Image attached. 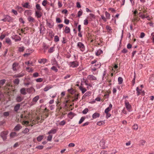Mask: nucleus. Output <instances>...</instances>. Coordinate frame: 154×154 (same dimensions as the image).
Masks as SVG:
<instances>
[{
  "label": "nucleus",
  "mask_w": 154,
  "mask_h": 154,
  "mask_svg": "<svg viewBox=\"0 0 154 154\" xmlns=\"http://www.w3.org/2000/svg\"><path fill=\"white\" fill-rule=\"evenodd\" d=\"M8 131H7L2 132L0 134V136L3 141H5L7 139V135L8 133Z\"/></svg>",
  "instance_id": "obj_1"
},
{
  "label": "nucleus",
  "mask_w": 154,
  "mask_h": 154,
  "mask_svg": "<svg viewBox=\"0 0 154 154\" xmlns=\"http://www.w3.org/2000/svg\"><path fill=\"white\" fill-rule=\"evenodd\" d=\"M77 47L82 52L84 51L85 50V47L84 44L81 42H79L77 43Z\"/></svg>",
  "instance_id": "obj_2"
},
{
  "label": "nucleus",
  "mask_w": 154,
  "mask_h": 154,
  "mask_svg": "<svg viewBox=\"0 0 154 154\" xmlns=\"http://www.w3.org/2000/svg\"><path fill=\"white\" fill-rule=\"evenodd\" d=\"M69 65L70 67L75 68L77 67L79 65V63L77 61H75L70 62L69 63Z\"/></svg>",
  "instance_id": "obj_3"
},
{
  "label": "nucleus",
  "mask_w": 154,
  "mask_h": 154,
  "mask_svg": "<svg viewBox=\"0 0 154 154\" xmlns=\"http://www.w3.org/2000/svg\"><path fill=\"white\" fill-rule=\"evenodd\" d=\"M12 20L11 17L8 15H6L4 16V18L0 20V21H2L4 22L8 21L10 22Z\"/></svg>",
  "instance_id": "obj_4"
},
{
  "label": "nucleus",
  "mask_w": 154,
  "mask_h": 154,
  "mask_svg": "<svg viewBox=\"0 0 154 154\" xmlns=\"http://www.w3.org/2000/svg\"><path fill=\"white\" fill-rule=\"evenodd\" d=\"M46 24L50 28H52L54 26V22L51 20H46Z\"/></svg>",
  "instance_id": "obj_5"
},
{
  "label": "nucleus",
  "mask_w": 154,
  "mask_h": 154,
  "mask_svg": "<svg viewBox=\"0 0 154 154\" xmlns=\"http://www.w3.org/2000/svg\"><path fill=\"white\" fill-rule=\"evenodd\" d=\"M12 69L14 71H17L18 69V63L14 62L12 65Z\"/></svg>",
  "instance_id": "obj_6"
},
{
  "label": "nucleus",
  "mask_w": 154,
  "mask_h": 154,
  "mask_svg": "<svg viewBox=\"0 0 154 154\" xmlns=\"http://www.w3.org/2000/svg\"><path fill=\"white\" fill-rule=\"evenodd\" d=\"M11 38L13 40H14L15 42L20 41L21 40V37L17 35H13L11 36Z\"/></svg>",
  "instance_id": "obj_7"
},
{
  "label": "nucleus",
  "mask_w": 154,
  "mask_h": 154,
  "mask_svg": "<svg viewBox=\"0 0 154 154\" xmlns=\"http://www.w3.org/2000/svg\"><path fill=\"white\" fill-rule=\"evenodd\" d=\"M89 21H93L94 20L96 17L95 15L92 14H90L89 16L87 17Z\"/></svg>",
  "instance_id": "obj_8"
},
{
  "label": "nucleus",
  "mask_w": 154,
  "mask_h": 154,
  "mask_svg": "<svg viewBox=\"0 0 154 154\" xmlns=\"http://www.w3.org/2000/svg\"><path fill=\"white\" fill-rule=\"evenodd\" d=\"M125 107L129 111H130L131 110V106L129 104V102L127 100H126L125 101Z\"/></svg>",
  "instance_id": "obj_9"
},
{
  "label": "nucleus",
  "mask_w": 154,
  "mask_h": 154,
  "mask_svg": "<svg viewBox=\"0 0 154 154\" xmlns=\"http://www.w3.org/2000/svg\"><path fill=\"white\" fill-rule=\"evenodd\" d=\"M22 128V126L20 124H18L14 128V131H19Z\"/></svg>",
  "instance_id": "obj_10"
},
{
  "label": "nucleus",
  "mask_w": 154,
  "mask_h": 154,
  "mask_svg": "<svg viewBox=\"0 0 154 154\" xmlns=\"http://www.w3.org/2000/svg\"><path fill=\"white\" fill-rule=\"evenodd\" d=\"M42 14V13L39 11H36L35 12V15L37 18H40Z\"/></svg>",
  "instance_id": "obj_11"
},
{
  "label": "nucleus",
  "mask_w": 154,
  "mask_h": 154,
  "mask_svg": "<svg viewBox=\"0 0 154 154\" xmlns=\"http://www.w3.org/2000/svg\"><path fill=\"white\" fill-rule=\"evenodd\" d=\"M24 99L23 97H22L21 95H17V97L16 100L17 102H20L22 101Z\"/></svg>",
  "instance_id": "obj_12"
},
{
  "label": "nucleus",
  "mask_w": 154,
  "mask_h": 154,
  "mask_svg": "<svg viewBox=\"0 0 154 154\" xmlns=\"http://www.w3.org/2000/svg\"><path fill=\"white\" fill-rule=\"evenodd\" d=\"M24 14L25 16H30L32 14L31 11V10H26L24 12Z\"/></svg>",
  "instance_id": "obj_13"
},
{
  "label": "nucleus",
  "mask_w": 154,
  "mask_h": 154,
  "mask_svg": "<svg viewBox=\"0 0 154 154\" xmlns=\"http://www.w3.org/2000/svg\"><path fill=\"white\" fill-rule=\"evenodd\" d=\"M39 97V96L37 95L32 100V104H34L33 102L35 103L37 102V101L38 100Z\"/></svg>",
  "instance_id": "obj_14"
},
{
  "label": "nucleus",
  "mask_w": 154,
  "mask_h": 154,
  "mask_svg": "<svg viewBox=\"0 0 154 154\" xmlns=\"http://www.w3.org/2000/svg\"><path fill=\"white\" fill-rule=\"evenodd\" d=\"M20 103L17 104L14 107V111L17 112L20 107Z\"/></svg>",
  "instance_id": "obj_15"
},
{
  "label": "nucleus",
  "mask_w": 154,
  "mask_h": 154,
  "mask_svg": "<svg viewBox=\"0 0 154 154\" xmlns=\"http://www.w3.org/2000/svg\"><path fill=\"white\" fill-rule=\"evenodd\" d=\"M24 75V74L23 73H20L18 74H15L14 76V78H20L23 77Z\"/></svg>",
  "instance_id": "obj_16"
},
{
  "label": "nucleus",
  "mask_w": 154,
  "mask_h": 154,
  "mask_svg": "<svg viewBox=\"0 0 154 154\" xmlns=\"http://www.w3.org/2000/svg\"><path fill=\"white\" fill-rule=\"evenodd\" d=\"M112 105L111 104H110L109 105V106L106 108L105 110V113H107L108 112H109V111L111 110L112 108Z\"/></svg>",
  "instance_id": "obj_17"
},
{
  "label": "nucleus",
  "mask_w": 154,
  "mask_h": 154,
  "mask_svg": "<svg viewBox=\"0 0 154 154\" xmlns=\"http://www.w3.org/2000/svg\"><path fill=\"white\" fill-rule=\"evenodd\" d=\"M103 53V51L100 49L97 50L95 51V54L97 56H98Z\"/></svg>",
  "instance_id": "obj_18"
},
{
  "label": "nucleus",
  "mask_w": 154,
  "mask_h": 154,
  "mask_svg": "<svg viewBox=\"0 0 154 154\" xmlns=\"http://www.w3.org/2000/svg\"><path fill=\"white\" fill-rule=\"evenodd\" d=\"M20 93L23 95H25L26 94V89L25 88H22L20 90Z\"/></svg>",
  "instance_id": "obj_19"
},
{
  "label": "nucleus",
  "mask_w": 154,
  "mask_h": 154,
  "mask_svg": "<svg viewBox=\"0 0 154 154\" xmlns=\"http://www.w3.org/2000/svg\"><path fill=\"white\" fill-rule=\"evenodd\" d=\"M88 78L91 80H96V78L93 75H89L88 76Z\"/></svg>",
  "instance_id": "obj_20"
},
{
  "label": "nucleus",
  "mask_w": 154,
  "mask_h": 154,
  "mask_svg": "<svg viewBox=\"0 0 154 154\" xmlns=\"http://www.w3.org/2000/svg\"><path fill=\"white\" fill-rule=\"evenodd\" d=\"M79 88L82 91V94H84L87 91V89L82 86H80L79 87Z\"/></svg>",
  "instance_id": "obj_21"
},
{
  "label": "nucleus",
  "mask_w": 154,
  "mask_h": 154,
  "mask_svg": "<svg viewBox=\"0 0 154 154\" xmlns=\"http://www.w3.org/2000/svg\"><path fill=\"white\" fill-rule=\"evenodd\" d=\"M100 114L97 112H95L92 115V118L93 119H95L100 117Z\"/></svg>",
  "instance_id": "obj_22"
},
{
  "label": "nucleus",
  "mask_w": 154,
  "mask_h": 154,
  "mask_svg": "<svg viewBox=\"0 0 154 154\" xmlns=\"http://www.w3.org/2000/svg\"><path fill=\"white\" fill-rule=\"evenodd\" d=\"M45 29L44 26L42 24L40 25V33H43V32L45 31Z\"/></svg>",
  "instance_id": "obj_23"
},
{
  "label": "nucleus",
  "mask_w": 154,
  "mask_h": 154,
  "mask_svg": "<svg viewBox=\"0 0 154 154\" xmlns=\"http://www.w3.org/2000/svg\"><path fill=\"white\" fill-rule=\"evenodd\" d=\"M57 131V130L55 129H52L48 132V134H55Z\"/></svg>",
  "instance_id": "obj_24"
},
{
  "label": "nucleus",
  "mask_w": 154,
  "mask_h": 154,
  "mask_svg": "<svg viewBox=\"0 0 154 154\" xmlns=\"http://www.w3.org/2000/svg\"><path fill=\"white\" fill-rule=\"evenodd\" d=\"M28 21L30 22H34L35 21V19L31 16H29L27 18Z\"/></svg>",
  "instance_id": "obj_25"
},
{
  "label": "nucleus",
  "mask_w": 154,
  "mask_h": 154,
  "mask_svg": "<svg viewBox=\"0 0 154 154\" xmlns=\"http://www.w3.org/2000/svg\"><path fill=\"white\" fill-rule=\"evenodd\" d=\"M47 61V60L46 59L43 58L42 59H41L38 60V62L40 63H46Z\"/></svg>",
  "instance_id": "obj_26"
},
{
  "label": "nucleus",
  "mask_w": 154,
  "mask_h": 154,
  "mask_svg": "<svg viewBox=\"0 0 154 154\" xmlns=\"http://www.w3.org/2000/svg\"><path fill=\"white\" fill-rule=\"evenodd\" d=\"M22 6L26 8H30V5H29V3L28 2H26Z\"/></svg>",
  "instance_id": "obj_27"
},
{
  "label": "nucleus",
  "mask_w": 154,
  "mask_h": 154,
  "mask_svg": "<svg viewBox=\"0 0 154 154\" xmlns=\"http://www.w3.org/2000/svg\"><path fill=\"white\" fill-rule=\"evenodd\" d=\"M44 138V136L43 135H40L37 138V140L38 141H41Z\"/></svg>",
  "instance_id": "obj_28"
},
{
  "label": "nucleus",
  "mask_w": 154,
  "mask_h": 154,
  "mask_svg": "<svg viewBox=\"0 0 154 154\" xmlns=\"http://www.w3.org/2000/svg\"><path fill=\"white\" fill-rule=\"evenodd\" d=\"M11 138H13L17 136V133L15 132H11L10 135Z\"/></svg>",
  "instance_id": "obj_29"
},
{
  "label": "nucleus",
  "mask_w": 154,
  "mask_h": 154,
  "mask_svg": "<svg viewBox=\"0 0 154 154\" xmlns=\"http://www.w3.org/2000/svg\"><path fill=\"white\" fill-rule=\"evenodd\" d=\"M105 142L103 141H101L100 142V145L103 149H105Z\"/></svg>",
  "instance_id": "obj_30"
},
{
  "label": "nucleus",
  "mask_w": 154,
  "mask_h": 154,
  "mask_svg": "<svg viewBox=\"0 0 154 154\" xmlns=\"http://www.w3.org/2000/svg\"><path fill=\"white\" fill-rule=\"evenodd\" d=\"M51 63L52 65H58L57 62L55 58L52 60Z\"/></svg>",
  "instance_id": "obj_31"
},
{
  "label": "nucleus",
  "mask_w": 154,
  "mask_h": 154,
  "mask_svg": "<svg viewBox=\"0 0 154 154\" xmlns=\"http://www.w3.org/2000/svg\"><path fill=\"white\" fill-rule=\"evenodd\" d=\"M70 29L69 27L66 26L64 32L66 33H68L70 32Z\"/></svg>",
  "instance_id": "obj_32"
},
{
  "label": "nucleus",
  "mask_w": 154,
  "mask_h": 154,
  "mask_svg": "<svg viewBox=\"0 0 154 154\" xmlns=\"http://www.w3.org/2000/svg\"><path fill=\"white\" fill-rule=\"evenodd\" d=\"M5 82L6 80L5 79L0 80V88H1L2 86L4 85Z\"/></svg>",
  "instance_id": "obj_33"
},
{
  "label": "nucleus",
  "mask_w": 154,
  "mask_h": 154,
  "mask_svg": "<svg viewBox=\"0 0 154 154\" xmlns=\"http://www.w3.org/2000/svg\"><path fill=\"white\" fill-rule=\"evenodd\" d=\"M136 90L137 91V96H139L140 93H141V91L142 90L141 89H139L138 87H137L136 89Z\"/></svg>",
  "instance_id": "obj_34"
},
{
  "label": "nucleus",
  "mask_w": 154,
  "mask_h": 154,
  "mask_svg": "<svg viewBox=\"0 0 154 154\" xmlns=\"http://www.w3.org/2000/svg\"><path fill=\"white\" fill-rule=\"evenodd\" d=\"M123 79L121 77H119L118 78V84L119 85L121 84L123 82Z\"/></svg>",
  "instance_id": "obj_35"
},
{
  "label": "nucleus",
  "mask_w": 154,
  "mask_h": 154,
  "mask_svg": "<svg viewBox=\"0 0 154 154\" xmlns=\"http://www.w3.org/2000/svg\"><path fill=\"white\" fill-rule=\"evenodd\" d=\"M101 66V64L100 62H97L94 65V66H95V68L97 69L99 68Z\"/></svg>",
  "instance_id": "obj_36"
},
{
  "label": "nucleus",
  "mask_w": 154,
  "mask_h": 154,
  "mask_svg": "<svg viewBox=\"0 0 154 154\" xmlns=\"http://www.w3.org/2000/svg\"><path fill=\"white\" fill-rule=\"evenodd\" d=\"M5 40V42L7 43L9 45L11 44V42L10 38H6Z\"/></svg>",
  "instance_id": "obj_37"
},
{
  "label": "nucleus",
  "mask_w": 154,
  "mask_h": 154,
  "mask_svg": "<svg viewBox=\"0 0 154 154\" xmlns=\"http://www.w3.org/2000/svg\"><path fill=\"white\" fill-rule=\"evenodd\" d=\"M105 15L106 18L107 19H109L110 18V15L107 11H106L105 12Z\"/></svg>",
  "instance_id": "obj_38"
},
{
  "label": "nucleus",
  "mask_w": 154,
  "mask_h": 154,
  "mask_svg": "<svg viewBox=\"0 0 154 154\" xmlns=\"http://www.w3.org/2000/svg\"><path fill=\"white\" fill-rule=\"evenodd\" d=\"M13 82L14 84L18 85L19 83L20 80L18 79H16L13 81Z\"/></svg>",
  "instance_id": "obj_39"
},
{
  "label": "nucleus",
  "mask_w": 154,
  "mask_h": 154,
  "mask_svg": "<svg viewBox=\"0 0 154 154\" xmlns=\"http://www.w3.org/2000/svg\"><path fill=\"white\" fill-rule=\"evenodd\" d=\"M85 118L84 117H82L79 121V124H81L85 120Z\"/></svg>",
  "instance_id": "obj_40"
},
{
  "label": "nucleus",
  "mask_w": 154,
  "mask_h": 154,
  "mask_svg": "<svg viewBox=\"0 0 154 154\" xmlns=\"http://www.w3.org/2000/svg\"><path fill=\"white\" fill-rule=\"evenodd\" d=\"M79 95V94H75V96L73 100V101H77L78 99Z\"/></svg>",
  "instance_id": "obj_41"
},
{
  "label": "nucleus",
  "mask_w": 154,
  "mask_h": 154,
  "mask_svg": "<svg viewBox=\"0 0 154 154\" xmlns=\"http://www.w3.org/2000/svg\"><path fill=\"white\" fill-rule=\"evenodd\" d=\"M25 49V48L23 46L20 47L18 48L19 51L20 52H23Z\"/></svg>",
  "instance_id": "obj_42"
},
{
  "label": "nucleus",
  "mask_w": 154,
  "mask_h": 154,
  "mask_svg": "<svg viewBox=\"0 0 154 154\" xmlns=\"http://www.w3.org/2000/svg\"><path fill=\"white\" fill-rule=\"evenodd\" d=\"M91 93L92 92L91 91H88L85 94V96L86 97H88L91 95Z\"/></svg>",
  "instance_id": "obj_43"
},
{
  "label": "nucleus",
  "mask_w": 154,
  "mask_h": 154,
  "mask_svg": "<svg viewBox=\"0 0 154 154\" xmlns=\"http://www.w3.org/2000/svg\"><path fill=\"white\" fill-rule=\"evenodd\" d=\"M17 9L18 11H19L20 12H21L23 11V8L21 7L18 6L17 7Z\"/></svg>",
  "instance_id": "obj_44"
},
{
  "label": "nucleus",
  "mask_w": 154,
  "mask_h": 154,
  "mask_svg": "<svg viewBox=\"0 0 154 154\" xmlns=\"http://www.w3.org/2000/svg\"><path fill=\"white\" fill-rule=\"evenodd\" d=\"M135 79H136V73H135V72H134V78L132 81V82L133 85H134L135 83Z\"/></svg>",
  "instance_id": "obj_45"
},
{
  "label": "nucleus",
  "mask_w": 154,
  "mask_h": 154,
  "mask_svg": "<svg viewBox=\"0 0 154 154\" xmlns=\"http://www.w3.org/2000/svg\"><path fill=\"white\" fill-rule=\"evenodd\" d=\"M88 108H85L82 112V113L84 114H86L88 111Z\"/></svg>",
  "instance_id": "obj_46"
},
{
  "label": "nucleus",
  "mask_w": 154,
  "mask_h": 154,
  "mask_svg": "<svg viewBox=\"0 0 154 154\" xmlns=\"http://www.w3.org/2000/svg\"><path fill=\"white\" fill-rule=\"evenodd\" d=\"M104 124V122L103 121H101L98 122L97 123V125L99 126L102 125Z\"/></svg>",
  "instance_id": "obj_47"
},
{
  "label": "nucleus",
  "mask_w": 154,
  "mask_h": 154,
  "mask_svg": "<svg viewBox=\"0 0 154 154\" xmlns=\"http://www.w3.org/2000/svg\"><path fill=\"white\" fill-rule=\"evenodd\" d=\"M68 91L71 94H73L75 92L74 90L72 88L68 89Z\"/></svg>",
  "instance_id": "obj_48"
},
{
  "label": "nucleus",
  "mask_w": 154,
  "mask_h": 154,
  "mask_svg": "<svg viewBox=\"0 0 154 154\" xmlns=\"http://www.w3.org/2000/svg\"><path fill=\"white\" fill-rule=\"evenodd\" d=\"M10 112H6L3 113V116L5 117H7L9 115Z\"/></svg>",
  "instance_id": "obj_49"
},
{
  "label": "nucleus",
  "mask_w": 154,
  "mask_h": 154,
  "mask_svg": "<svg viewBox=\"0 0 154 154\" xmlns=\"http://www.w3.org/2000/svg\"><path fill=\"white\" fill-rule=\"evenodd\" d=\"M59 40V38L58 36L57 35L55 36L54 38V41L56 42H58Z\"/></svg>",
  "instance_id": "obj_50"
},
{
  "label": "nucleus",
  "mask_w": 154,
  "mask_h": 154,
  "mask_svg": "<svg viewBox=\"0 0 154 154\" xmlns=\"http://www.w3.org/2000/svg\"><path fill=\"white\" fill-rule=\"evenodd\" d=\"M82 14V11L81 9H80V11H79L78 13V17H80Z\"/></svg>",
  "instance_id": "obj_51"
},
{
  "label": "nucleus",
  "mask_w": 154,
  "mask_h": 154,
  "mask_svg": "<svg viewBox=\"0 0 154 154\" xmlns=\"http://www.w3.org/2000/svg\"><path fill=\"white\" fill-rule=\"evenodd\" d=\"M139 16L142 19H144V14H143L141 12H139Z\"/></svg>",
  "instance_id": "obj_52"
},
{
  "label": "nucleus",
  "mask_w": 154,
  "mask_h": 154,
  "mask_svg": "<svg viewBox=\"0 0 154 154\" xmlns=\"http://www.w3.org/2000/svg\"><path fill=\"white\" fill-rule=\"evenodd\" d=\"M51 69L54 70L56 72H57L58 71V69L55 66H53L51 68Z\"/></svg>",
  "instance_id": "obj_53"
},
{
  "label": "nucleus",
  "mask_w": 154,
  "mask_h": 154,
  "mask_svg": "<svg viewBox=\"0 0 154 154\" xmlns=\"http://www.w3.org/2000/svg\"><path fill=\"white\" fill-rule=\"evenodd\" d=\"M29 129L27 128H26L25 129L22 131V132L24 134H26L29 132Z\"/></svg>",
  "instance_id": "obj_54"
},
{
  "label": "nucleus",
  "mask_w": 154,
  "mask_h": 154,
  "mask_svg": "<svg viewBox=\"0 0 154 154\" xmlns=\"http://www.w3.org/2000/svg\"><path fill=\"white\" fill-rule=\"evenodd\" d=\"M36 9L38 11H40L41 9V7L40 5L38 4H37L36 5Z\"/></svg>",
  "instance_id": "obj_55"
},
{
  "label": "nucleus",
  "mask_w": 154,
  "mask_h": 154,
  "mask_svg": "<svg viewBox=\"0 0 154 154\" xmlns=\"http://www.w3.org/2000/svg\"><path fill=\"white\" fill-rule=\"evenodd\" d=\"M54 48L53 47H51L48 50V52L50 53H52L54 51Z\"/></svg>",
  "instance_id": "obj_56"
},
{
  "label": "nucleus",
  "mask_w": 154,
  "mask_h": 154,
  "mask_svg": "<svg viewBox=\"0 0 154 154\" xmlns=\"http://www.w3.org/2000/svg\"><path fill=\"white\" fill-rule=\"evenodd\" d=\"M52 137V135H49L47 137V140L48 141H50L51 140Z\"/></svg>",
  "instance_id": "obj_57"
},
{
  "label": "nucleus",
  "mask_w": 154,
  "mask_h": 154,
  "mask_svg": "<svg viewBox=\"0 0 154 154\" xmlns=\"http://www.w3.org/2000/svg\"><path fill=\"white\" fill-rule=\"evenodd\" d=\"M61 20L59 18L57 17L56 18V22L57 23H59L62 22Z\"/></svg>",
  "instance_id": "obj_58"
},
{
  "label": "nucleus",
  "mask_w": 154,
  "mask_h": 154,
  "mask_svg": "<svg viewBox=\"0 0 154 154\" xmlns=\"http://www.w3.org/2000/svg\"><path fill=\"white\" fill-rule=\"evenodd\" d=\"M47 3V0H44L42 2V5L44 6H45Z\"/></svg>",
  "instance_id": "obj_59"
},
{
  "label": "nucleus",
  "mask_w": 154,
  "mask_h": 154,
  "mask_svg": "<svg viewBox=\"0 0 154 154\" xmlns=\"http://www.w3.org/2000/svg\"><path fill=\"white\" fill-rule=\"evenodd\" d=\"M36 81L37 82H41L42 81L43 79L42 78H38L36 79Z\"/></svg>",
  "instance_id": "obj_60"
},
{
  "label": "nucleus",
  "mask_w": 154,
  "mask_h": 154,
  "mask_svg": "<svg viewBox=\"0 0 154 154\" xmlns=\"http://www.w3.org/2000/svg\"><path fill=\"white\" fill-rule=\"evenodd\" d=\"M66 123V122L64 120H63L61 121L59 124L61 125H64Z\"/></svg>",
  "instance_id": "obj_61"
},
{
  "label": "nucleus",
  "mask_w": 154,
  "mask_h": 154,
  "mask_svg": "<svg viewBox=\"0 0 154 154\" xmlns=\"http://www.w3.org/2000/svg\"><path fill=\"white\" fill-rule=\"evenodd\" d=\"M128 52V50L125 48H124L121 51V52L123 53H126Z\"/></svg>",
  "instance_id": "obj_62"
},
{
  "label": "nucleus",
  "mask_w": 154,
  "mask_h": 154,
  "mask_svg": "<svg viewBox=\"0 0 154 154\" xmlns=\"http://www.w3.org/2000/svg\"><path fill=\"white\" fill-rule=\"evenodd\" d=\"M38 76V73L37 72H36L34 73L33 74V76L34 77H37Z\"/></svg>",
  "instance_id": "obj_63"
},
{
  "label": "nucleus",
  "mask_w": 154,
  "mask_h": 154,
  "mask_svg": "<svg viewBox=\"0 0 154 154\" xmlns=\"http://www.w3.org/2000/svg\"><path fill=\"white\" fill-rule=\"evenodd\" d=\"M151 35L152 36L151 38L153 42L154 43V32H152L151 34Z\"/></svg>",
  "instance_id": "obj_64"
}]
</instances>
